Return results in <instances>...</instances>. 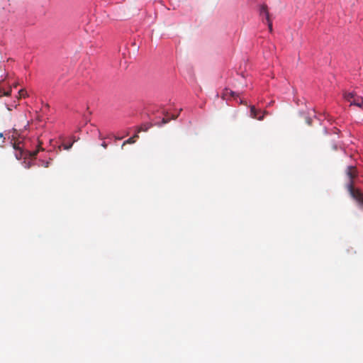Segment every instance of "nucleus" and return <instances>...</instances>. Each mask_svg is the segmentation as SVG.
I'll return each instance as SVG.
<instances>
[{
	"label": "nucleus",
	"mask_w": 363,
	"mask_h": 363,
	"mask_svg": "<svg viewBox=\"0 0 363 363\" xmlns=\"http://www.w3.org/2000/svg\"><path fill=\"white\" fill-rule=\"evenodd\" d=\"M344 98L350 104L351 106L354 105L358 107H363V98L357 96L353 92L345 93L344 94Z\"/></svg>",
	"instance_id": "f257e3e1"
},
{
	"label": "nucleus",
	"mask_w": 363,
	"mask_h": 363,
	"mask_svg": "<svg viewBox=\"0 0 363 363\" xmlns=\"http://www.w3.org/2000/svg\"><path fill=\"white\" fill-rule=\"evenodd\" d=\"M350 196L363 205V195L359 189L354 188V182H349L347 185Z\"/></svg>",
	"instance_id": "f03ea898"
},
{
	"label": "nucleus",
	"mask_w": 363,
	"mask_h": 363,
	"mask_svg": "<svg viewBox=\"0 0 363 363\" xmlns=\"http://www.w3.org/2000/svg\"><path fill=\"white\" fill-rule=\"evenodd\" d=\"M265 112L256 109L254 106L250 107V116L257 120H262L264 118Z\"/></svg>",
	"instance_id": "7ed1b4c3"
},
{
	"label": "nucleus",
	"mask_w": 363,
	"mask_h": 363,
	"mask_svg": "<svg viewBox=\"0 0 363 363\" xmlns=\"http://www.w3.org/2000/svg\"><path fill=\"white\" fill-rule=\"evenodd\" d=\"M259 14L261 18H265L266 21L271 20L268 6L264 4L259 6Z\"/></svg>",
	"instance_id": "20e7f679"
},
{
	"label": "nucleus",
	"mask_w": 363,
	"mask_h": 363,
	"mask_svg": "<svg viewBox=\"0 0 363 363\" xmlns=\"http://www.w3.org/2000/svg\"><path fill=\"white\" fill-rule=\"evenodd\" d=\"M346 174L350 179V182H354V179L357 176V170L354 166H348Z\"/></svg>",
	"instance_id": "39448f33"
},
{
	"label": "nucleus",
	"mask_w": 363,
	"mask_h": 363,
	"mask_svg": "<svg viewBox=\"0 0 363 363\" xmlns=\"http://www.w3.org/2000/svg\"><path fill=\"white\" fill-rule=\"evenodd\" d=\"M20 143H14L13 145V149L16 150L15 156L16 158L18 160H21L23 156V151L22 150V147L20 145Z\"/></svg>",
	"instance_id": "423d86ee"
},
{
	"label": "nucleus",
	"mask_w": 363,
	"mask_h": 363,
	"mask_svg": "<svg viewBox=\"0 0 363 363\" xmlns=\"http://www.w3.org/2000/svg\"><path fill=\"white\" fill-rule=\"evenodd\" d=\"M138 138V135H135L133 137L128 138L127 140L123 142V143L122 145V147H123L126 144L134 143L135 142L136 138Z\"/></svg>",
	"instance_id": "0eeeda50"
},
{
	"label": "nucleus",
	"mask_w": 363,
	"mask_h": 363,
	"mask_svg": "<svg viewBox=\"0 0 363 363\" xmlns=\"http://www.w3.org/2000/svg\"><path fill=\"white\" fill-rule=\"evenodd\" d=\"M11 93V89L10 88L8 91H4L0 87V97L3 96H9Z\"/></svg>",
	"instance_id": "6e6552de"
},
{
	"label": "nucleus",
	"mask_w": 363,
	"mask_h": 363,
	"mask_svg": "<svg viewBox=\"0 0 363 363\" xmlns=\"http://www.w3.org/2000/svg\"><path fill=\"white\" fill-rule=\"evenodd\" d=\"M267 24L268 26V28H269V32H272L273 29H272V20H269L267 21Z\"/></svg>",
	"instance_id": "1a4fd4ad"
},
{
	"label": "nucleus",
	"mask_w": 363,
	"mask_h": 363,
	"mask_svg": "<svg viewBox=\"0 0 363 363\" xmlns=\"http://www.w3.org/2000/svg\"><path fill=\"white\" fill-rule=\"evenodd\" d=\"M26 91L25 89H21L19 91H18V94L20 95V97H25L26 95Z\"/></svg>",
	"instance_id": "9d476101"
},
{
	"label": "nucleus",
	"mask_w": 363,
	"mask_h": 363,
	"mask_svg": "<svg viewBox=\"0 0 363 363\" xmlns=\"http://www.w3.org/2000/svg\"><path fill=\"white\" fill-rule=\"evenodd\" d=\"M42 162H43L42 165H43L44 167H46V168L49 167L50 163V161H46V162L43 161Z\"/></svg>",
	"instance_id": "9b49d317"
},
{
	"label": "nucleus",
	"mask_w": 363,
	"mask_h": 363,
	"mask_svg": "<svg viewBox=\"0 0 363 363\" xmlns=\"http://www.w3.org/2000/svg\"><path fill=\"white\" fill-rule=\"evenodd\" d=\"M72 145H73V143H71V144H69V145H65H65H64V148H65V150H69V149H70V148L72 147Z\"/></svg>",
	"instance_id": "f8f14e48"
},
{
	"label": "nucleus",
	"mask_w": 363,
	"mask_h": 363,
	"mask_svg": "<svg viewBox=\"0 0 363 363\" xmlns=\"http://www.w3.org/2000/svg\"><path fill=\"white\" fill-rule=\"evenodd\" d=\"M38 151H39V149L38 150H36V151H33L32 152H30V155L31 157H35L37 155Z\"/></svg>",
	"instance_id": "ddd939ff"
},
{
	"label": "nucleus",
	"mask_w": 363,
	"mask_h": 363,
	"mask_svg": "<svg viewBox=\"0 0 363 363\" xmlns=\"http://www.w3.org/2000/svg\"><path fill=\"white\" fill-rule=\"evenodd\" d=\"M169 121V119L166 118H164L162 119V124H166V123H167Z\"/></svg>",
	"instance_id": "4468645a"
},
{
	"label": "nucleus",
	"mask_w": 363,
	"mask_h": 363,
	"mask_svg": "<svg viewBox=\"0 0 363 363\" xmlns=\"http://www.w3.org/2000/svg\"><path fill=\"white\" fill-rule=\"evenodd\" d=\"M148 129V126L144 125L140 128V130L146 131Z\"/></svg>",
	"instance_id": "2eb2a0df"
},
{
	"label": "nucleus",
	"mask_w": 363,
	"mask_h": 363,
	"mask_svg": "<svg viewBox=\"0 0 363 363\" xmlns=\"http://www.w3.org/2000/svg\"><path fill=\"white\" fill-rule=\"evenodd\" d=\"M101 146L106 149L107 147V144L105 142H104L101 143Z\"/></svg>",
	"instance_id": "dca6fc26"
},
{
	"label": "nucleus",
	"mask_w": 363,
	"mask_h": 363,
	"mask_svg": "<svg viewBox=\"0 0 363 363\" xmlns=\"http://www.w3.org/2000/svg\"><path fill=\"white\" fill-rule=\"evenodd\" d=\"M230 95H231L232 97H235V96H238L237 94L235 92H234V91H231L230 92Z\"/></svg>",
	"instance_id": "f3484780"
},
{
	"label": "nucleus",
	"mask_w": 363,
	"mask_h": 363,
	"mask_svg": "<svg viewBox=\"0 0 363 363\" xmlns=\"http://www.w3.org/2000/svg\"><path fill=\"white\" fill-rule=\"evenodd\" d=\"M178 116H172V119H176L177 118Z\"/></svg>",
	"instance_id": "a211bd4d"
},
{
	"label": "nucleus",
	"mask_w": 363,
	"mask_h": 363,
	"mask_svg": "<svg viewBox=\"0 0 363 363\" xmlns=\"http://www.w3.org/2000/svg\"><path fill=\"white\" fill-rule=\"evenodd\" d=\"M4 137V135L2 133H0V138H3Z\"/></svg>",
	"instance_id": "6ab92c4d"
},
{
	"label": "nucleus",
	"mask_w": 363,
	"mask_h": 363,
	"mask_svg": "<svg viewBox=\"0 0 363 363\" xmlns=\"http://www.w3.org/2000/svg\"><path fill=\"white\" fill-rule=\"evenodd\" d=\"M240 104H242V100L241 99H240Z\"/></svg>",
	"instance_id": "aec40b11"
}]
</instances>
